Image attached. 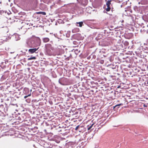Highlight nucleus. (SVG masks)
I'll return each instance as SVG.
<instances>
[{
  "instance_id": "f257e3e1",
  "label": "nucleus",
  "mask_w": 148,
  "mask_h": 148,
  "mask_svg": "<svg viewBox=\"0 0 148 148\" xmlns=\"http://www.w3.org/2000/svg\"><path fill=\"white\" fill-rule=\"evenodd\" d=\"M26 43L30 47H37L40 45L41 41L39 37H35L29 40Z\"/></svg>"
},
{
  "instance_id": "f03ea898",
  "label": "nucleus",
  "mask_w": 148,
  "mask_h": 148,
  "mask_svg": "<svg viewBox=\"0 0 148 148\" xmlns=\"http://www.w3.org/2000/svg\"><path fill=\"white\" fill-rule=\"evenodd\" d=\"M144 48L142 47H138L135 51L138 56L141 58H144V57H148V52L144 51Z\"/></svg>"
},
{
  "instance_id": "7ed1b4c3",
  "label": "nucleus",
  "mask_w": 148,
  "mask_h": 148,
  "mask_svg": "<svg viewBox=\"0 0 148 148\" xmlns=\"http://www.w3.org/2000/svg\"><path fill=\"white\" fill-rule=\"evenodd\" d=\"M58 82L61 85L65 86L69 85L70 83L69 79L65 77H62L60 78Z\"/></svg>"
},
{
  "instance_id": "20e7f679",
  "label": "nucleus",
  "mask_w": 148,
  "mask_h": 148,
  "mask_svg": "<svg viewBox=\"0 0 148 148\" xmlns=\"http://www.w3.org/2000/svg\"><path fill=\"white\" fill-rule=\"evenodd\" d=\"M51 129H53L56 132H61L65 130L64 129L61 127L60 126H55L53 125V127L51 126Z\"/></svg>"
},
{
  "instance_id": "39448f33",
  "label": "nucleus",
  "mask_w": 148,
  "mask_h": 148,
  "mask_svg": "<svg viewBox=\"0 0 148 148\" xmlns=\"http://www.w3.org/2000/svg\"><path fill=\"white\" fill-rule=\"evenodd\" d=\"M134 60V62L139 64H143V61L144 60V59L138 56V58H136Z\"/></svg>"
},
{
  "instance_id": "423d86ee",
  "label": "nucleus",
  "mask_w": 148,
  "mask_h": 148,
  "mask_svg": "<svg viewBox=\"0 0 148 148\" xmlns=\"http://www.w3.org/2000/svg\"><path fill=\"white\" fill-rule=\"evenodd\" d=\"M8 106L7 104L5 103L0 104V109L3 110L5 112L7 111L8 110Z\"/></svg>"
},
{
  "instance_id": "0eeeda50",
  "label": "nucleus",
  "mask_w": 148,
  "mask_h": 148,
  "mask_svg": "<svg viewBox=\"0 0 148 148\" xmlns=\"http://www.w3.org/2000/svg\"><path fill=\"white\" fill-rule=\"evenodd\" d=\"M45 47L46 51L47 52H50V49L53 50V48L50 44H47L45 45Z\"/></svg>"
},
{
  "instance_id": "6e6552de",
  "label": "nucleus",
  "mask_w": 148,
  "mask_h": 148,
  "mask_svg": "<svg viewBox=\"0 0 148 148\" xmlns=\"http://www.w3.org/2000/svg\"><path fill=\"white\" fill-rule=\"evenodd\" d=\"M116 45L120 47V48H123V40L121 38L119 39L116 40Z\"/></svg>"
},
{
  "instance_id": "1a4fd4ad",
  "label": "nucleus",
  "mask_w": 148,
  "mask_h": 148,
  "mask_svg": "<svg viewBox=\"0 0 148 148\" xmlns=\"http://www.w3.org/2000/svg\"><path fill=\"white\" fill-rule=\"evenodd\" d=\"M8 75L9 71H5L1 78V80L3 81L5 80L8 77Z\"/></svg>"
},
{
  "instance_id": "9d476101",
  "label": "nucleus",
  "mask_w": 148,
  "mask_h": 148,
  "mask_svg": "<svg viewBox=\"0 0 148 148\" xmlns=\"http://www.w3.org/2000/svg\"><path fill=\"white\" fill-rule=\"evenodd\" d=\"M10 36H4L0 40V45L3 43V42H6L8 40L10 39Z\"/></svg>"
},
{
  "instance_id": "9b49d317",
  "label": "nucleus",
  "mask_w": 148,
  "mask_h": 148,
  "mask_svg": "<svg viewBox=\"0 0 148 148\" xmlns=\"http://www.w3.org/2000/svg\"><path fill=\"white\" fill-rule=\"evenodd\" d=\"M71 88H73V90H71V92H77L78 90L77 89V87L76 85L71 86L69 87V89H71Z\"/></svg>"
},
{
  "instance_id": "f8f14e48",
  "label": "nucleus",
  "mask_w": 148,
  "mask_h": 148,
  "mask_svg": "<svg viewBox=\"0 0 148 148\" xmlns=\"http://www.w3.org/2000/svg\"><path fill=\"white\" fill-rule=\"evenodd\" d=\"M30 91H31V90H30ZM31 95V91L30 92V93L29 94H28L27 95H25L24 98L25 99V101H26V102L27 103H30L31 101V99H27V98L29 97H30Z\"/></svg>"
},
{
  "instance_id": "ddd939ff",
  "label": "nucleus",
  "mask_w": 148,
  "mask_h": 148,
  "mask_svg": "<svg viewBox=\"0 0 148 148\" xmlns=\"http://www.w3.org/2000/svg\"><path fill=\"white\" fill-rule=\"evenodd\" d=\"M133 36V34L131 33L125 34L124 35L125 37L127 39L131 38Z\"/></svg>"
},
{
  "instance_id": "4468645a",
  "label": "nucleus",
  "mask_w": 148,
  "mask_h": 148,
  "mask_svg": "<svg viewBox=\"0 0 148 148\" xmlns=\"http://www.w3.org/2000/svg\"><path fill=\"white\" fill-rule=\"evenodd\" d=\"M38 48L39 47H37V48L29 49L28 50L29 53H33L34 52H35Z\"/></svg>"
},
{
  "instance_id": "2eb2a0df",
  "label": "nucleus",
  "mask_w": 148,
  "mask_h": 148,
  "mask_svg": "<svg viewBox=\"0 0 148 148\" xmlns=\"http://www.w3.org/2000/svg\"><path fill=\"white\" fill-rule=\"evenodd\" d=\"M23 93L25 95H27L28 94H30V93L29 89L26 88H24Z\"/></svg>"
},
{
  "instance_id": "dca6fc26",
  "label": "nucleus",
  "mask_w": 148,
  "mask_h": 148,
  "mask_svg": "<svg viewBox=\"0 0 148 148\" xmlns=\"http://www.w3.org/2000/svg\"><path fill=\"white\" fill-rule=\"evenodd\" d=\"M76 26L78 27H82V26L84 25L82 21L79 22H77L76 23Z\"/></svg>"
},
{
  "instance_id": "f3484780",
  "label": "nucleus",
  "mask_w": 148,
  "mask_h": 148,
  "mask_svg": "<svg viewBox=\"0 0 148 148\" xmlns=\"http://www.w3.org/2000/svg\"><path fill=\"white\" fill-rule=\"evenodd\" d=\"M43 41L44 42H47L49 41V39L47 37L43 38L42 39Z\"/></svg>"
},
{
  "instance_id": "a211bd4d",
  "label": "nucleus",
  "mask_w": 148,
  "mask_h": 148,
  "mask_svg": "<svg viewBox=\"0 0 148 148\" xmlns=\"http://www.w3.org/2000/svg\"><path fill=\"white\" fill-rule=\"evenodd\" d=\"M145 46L144 47V49L145 50H148V39L146 43H145Z\"/></svg>"
},
{
  "instance_id": "6ab92c4d",
  "label": "nucleus",
  "mask_w": 148,
  "mask_h": 148,
  "mask_svg": "<svg viewBox=\"0 0 148 148\" xmlns=\"http://www.w3.org/2000/svg\"><path fill=\"white\" fill-rule=\"evenodd\" d=\"M128 44L129 43L127 41H125L123 42V45L124 48H125V47L127 46Z\"/></svg>"
},
{
  "instance_id": "aec40b11",
  "label": "nucleus",
  "mask_w": 148,
  "mask_h": 148,
  "mask_svg": "<svg viewBox=\"0 0 148 148\" xmlns=\"http://www.w3.org/2000/svg\"><path fill=\"white\" fill-rule=\"evenodd\" d=\"M14 36H15V40L16 41H17L18 40H19L20 39V38L19 37V35L18 34H15L14 35Z\"/></svg>"
},
{
  "instance_id": "412c9836",
  "label": "nucleus",
  "mask_w": 148,
  "mask_h": 148,
  "mask_svg": "<svg viewBox=\"0 0 148 148\" xmlns=\"http://www.w3.org/2000/svg\"><path fill=\"white\" fill-rule=\"evenodd\" d=\"M121 105V104H117L113 107V109L114 111H116L117 110L118 108H119V106Z\"/></svg>"
},
{
  "instance_id": "4be33fe9",
  "label": "nucleus",
  "mask_w": 148,
  "mask_h": 148,
  "mask_svg": "<svg viewBox=\"0 0 148 148\" xmlns=\"http://www.w3.org/2000/svg\"><path fill=\"white\" fill-rule=\"evenodd\" d=\"M90 58H91V59H95L96 58V56L94 55V53H92L89 56Z\"/></svg>"
},
{
  "instance_id": "5701e85b",
  "label": "nucleus",
  "mask_w": 148,
  "mask_h": 148,
  "mask_svg": "<svg viewBox=\"0 0 148 148\" xmlns=\"http://www.w3.org/2000/svg\"><path fill=\"white\" fill-rule=\"evenodd\" d=\"M79 31V29L78 28H76L73 29L72 30V32L73 33H75L78 32Z\"/></svg>"
},
{
  "instance_id": "b1692460",
  "label": "nucleus",
  "mask_w": 148,
  "mask_h": 148,
  "mask_svg": "<svg viewBox=\"0 0 148 148\" xmlns=\"http://www.w3.org/2000/svg\"><path fill=\"white\" fill-rule=\"evenodd\" d=\"M3 28V30L4 31V32L8 33V27L6 26L4 27Z\"/></svg>"
},
{
  "instance_id": "393cba45",
  "label": "nucleus",
  "mask_w": 148,
  "mask_h": 148,
  "mask_svg": "<svg viewBox=\"0 0 148 148\" xmlns=\"http://www.w3.org/2000/svg\"><path fill=\"white\" fill-rule=\"evenodd\" d=\"M37 14H41L43 15H46V13L44 12H36Z\"/></svg>"
},
{
  "instance_id": "a878e982",
  "label": "nucleus",
  "mask_w": 148,
  "mask_h": 148,
  "mask_svg": "<svg viewBox=\"0 0 148 148\" xmlns=\"http://www.w3.org/2000/svg\"><path fill=\"white\" fill-rule=\"evenodd\" d=\"M70 32H67L66 34V36L67 38L69 37L70 36Z\"/></svg>"
},
{
  "instance_id": "bb28decb",
  "label": "nucleus",
  "mask_w": 148,
  "mask_h": 148,
  "mask_svg": "<svg viewBox=\"0 0 148 148\" xmlns=\"http://www.w3.org/2000/svg\"><path fill=\"white\" fill-rule=\"evenodd\" d=\"M84 128V127L83 126L80 125V127H79V132H81V131L82 130V129Z\"/></svg>"
},
{
  "instance_id": "cd10ccee",
  "label": "nucleus",
  "mask_w": 148,
  "mask_h": 148,
  "mask_svg": "<svg viewBox=\"0 0 148 148\" xmlns=\"http://www.w3.org/2000/svg\"><path fill=\"white\" fill-rule=\"evenodd\" d=\"M36 58L35 57H32L31 56L28 58V60H33V59H36Z\"/></svg>"
},
{
  "instance_id": "c85d7f7f",
  "label": "nucleus",
  "mask_w": 148,
  "mask_h": 148,
  "mask_svg": "<svg viewBox=\"0 0 148 148\" xmlns=\"http://www.w3.org/2000/svg\"><path fill=\"white\" fill-rule=\"evenodd\" d=\"M111 0H108L106 2V5H110L111 4Z\"/></svg>"
},
{
  "instance_id": "c756f323",
  "label": "nucleus",
  "mask_w": 148,
  "mask_h": 148,
  "mask_svg": "<svg viewBox=\"0 0 148 148\" xmlns=\"http://www.w3.org/2000/svg\"><path fill=\"white\" fill-rule=\"evenodd\" d=\"M80 127V125L77 126L75 128V130L77 131H79V127Z\"/></svg>"
},
{
  "instance_id": "7c9ffc66",
  "label": "nucleus",
  "mask_w": 148,
  "mask_h": 148,
  "mask_svg": "<svg viewBox=\"0 0 148 148\" xmlns=\"http://www.w3.org/2000/svg\"><path fill=\"white\" fill-rule=\"evenodd\" d=\"M143 30L145 31L147 33H148V24L146 27V29H143Z\"/></svg>"
},
{
  "instance_id": "2f4dec72",
  "label": "nucleus",
  "mask_w": 148,
  "mask_h": 148,
  "mask_svg": "<svg viewBox=\"0 0 148 148\" xmlns=\"http://www.w3.org/2000/svg\"><path fill=\"white\" fill-rule=\"evenodd\" d=\"M93 125H94V124H92L90 126H89V127H88V130H90L91 128H92Z\"/></svg>"
},
{
  "instance_id": "473e14b6",
  "label": "nucleus",
  "mask_w": 148,
  "mask_h": 148,
  "mask_svg": "<svg viewBox=\"0 0 148 148\" xmlns=\"http://www.w3.org/2000/svg\"><path fill=\"white\" fill-rule=\"evenodd\" d=\"M133 9L135 11H136L138 10V7L136 6H134L133 7Z\"/></svg>"
},
{
  "instance_id": "72a5a7b5",
  "label": "nucleus",
  "mask_w": 148,
  "mask_h": 148,
  "mask_svg": "<svg viewBox=\"0 0 148 148\" xmlns=\"http://www.w3.org/2000/svg\"><path fill=\"white\" fill-rule=\"evenodd\" d=\"M144 84L146 86H148V81H145L144 82Z\"/></svg>"
},
{
  "instance_id": "f704fd0d",
  "label": "nucleus",
  "mask_w": 148,
  "mask_h": 148,
  "mask_svg": "<svg viewBox=\"0 0 148 148\" xmlns=\"http://www.w3.org/2000/svg\"><path fill=\"white\" fill-rule=\"evenodd\" d=\"M110 7H107V8H106V10L108 12L110 11Z\"/></svg>"
},
{
  "instance_id": "c9c22d12",
  "label": "nucleus",
  "mask_w": 148,
  "mask_h": 148,
  "mask_svg": "<svg viewBox=\"0 0 148 148\" xmlns=\"http://www.w3.org/2000/svg\"><path fill=\"white\" fill-rule=\"evenodd\" d=\"M54 140L55 141V142L58 143H59L60 142V140H56V139H54Z\"/></svg>"
},
{
  "instance_id": "e433bc0d",
  "label": "nucleus",
  "mask_w": 148,
  "mask_h": 148,
  "mask_svg": "<svg viewBox=\"0 0 148 148\" xmlns=\"http://www.w3.org/2000/svg\"><path fill=\"white\" fill-rule=\"evenodd\" d=\"M145 18L146 21L148 22V14L145 16Z\"/></svg>"
},
{
  "instance_id": "4c0bfd02",
  "label": "nucleus",
  "mask_w": 148,
  "mask_h": 148,
  "mask_svg": "<svg viewBox=\"0 0 148 148\" xmlns=\"http://www.w3.org/2000/svg\"><path fill=\"white\" fill-rule=\"evenodd\" d=\"M100 62L101 64H103L104 63V61L103 60H101L100 61Z\"/></svg>"
},
{
  "instance_id": "58836bf2",
  "label": "nucleus",
  "mask_w": 148,
  "mask_h": 148,
  "mask_svg": "<svg viewBox=\"0 0 148 148\" xmlns=\"http://www.w3.org/2000/svg\"><path fill=\"white\" fill-rule=\"evenodd\" d=\"M73 43L75 45H77V42L76 41H73Z\"/></svg>"
},
{
  "instance_id": "ea45409f",
  "label": "nucleus",
  "mask_w": 148,
  "mask_h": 148,
  "mask_svg": "<svg viewBox=\"0 0 148 148\" xmlns=\"http://www.w3.org/2000/svg\"><path fill=\"white\" fill-rule=\"evenodd\" d=\"M135 72H139V71L138 70H136V69H135Z\"/></svg>"
},
{
  "instance_id": "a19ab883",
  "label": "nucleus",
  "mask_w": 148,
  "mask_h": 148,
  "mask_svg": "<svg viewBox=\"0 0 148 148\" xmlns=\"http://www.w3.org/2000/svg\"><path fill=\"white\" fill-rule=\"evenodd\" d=\"M2 113L1 111H0V116L2 115Z\"/></svg>"
},
{
  "instance_id": "79ce46f5",
  "label": "nucleus",
  "mask_w": 148,
  "mask_h": 148,
  "mask_svg": "<svg viewBox=\"0 0 148 148\" xmlns=\"http://www.w3.org/2000/svg\"><path fill=\"white\" fill-rule=\"evenodd\" d=\"M54 36H55V37H57V34H54Z\"/></svg>"
},
{
  "instance_id": "37998d69",
  "label": "nucleus",
  "mask_w": 148,
  "mask_h": 148,
  "mask_svg": "<svg viewBox=\"0 0 148 148\" xmlns=\"http://www.w3.org/2000/svg\"><path fill=\"white\" fill-rule=\"evenodd\" d=\"M107 7H110V5H107Z\"/></svg>"
},
{
  "instance_id": "c03bdc74",
  "label": "nucleus",
  "mask_w": 148,
  "mask_h": 148,
  "mask_svg": "<svg viewBox=\"0 0 148 148\" xmlns=\"http://www.w3.org/2000/svg\"><path fill=\"white\" fill-rule=\"evenodd\" d=\"M129 11H130V12H131V13L132 12V11L131 10H130Z\"/></svg>"
},
{
  "instance_id": "a18cd8bd",
  "label": "nucleus",
  "mask_w": 148,
  "mask_h": 148,
  "mask_svg": "<svg viewBox=\"0 0 148 148\" xmlns=\"http://www.w3.org/2000/svg\"><path fill=\"white\" fill-rule=\"evenodd\" d=\"M15 97H16V98H19V97H18V96H16V95L15 96Z\"/></svg>"
},
{
  "instance_id": "49530a36",
  "label": "nucleus",
  "mask_w": 148,
  "mask_h": 148,
  "mask_svg": "<svg viewBox=\"0 0 148 148\" xmlns=\"http://www.w3.org/2000/svg\"><path fill=\"white\" fill-rule=\"evenodd\" d=\"M145 66L146 68V69H147V66L146 65H145Z\"/></svg>"
},
{
  "instance_id": "de8ad7c7",
  "label": "nucleus",
  "mask_w": 148,
  "mask_h": 148,
  "mask_svg": "<svg viewBox=\"0 0 148 148\" xmlns=\"http://www.w3.org/2000/svg\"><path fill=\"white\" fill-rule=\"evenodd\" d=\"M103 56L104 57H106V56L105 55H103Z\"/></svg>"
},
{
  "instance_id": "09e8293b",
  "label": "nucleus",
  "mask_w": 148,
  "mask_h": 148,
  "mask_svg": "<svg viewBox=\"0 0 148 148\" xmlns=\"http://www.w3.org/2000/svg\"><path fill=\"white\" fill-rule=\"evenodd\" d=\"M27 99H30V98H29V97H28V98H27Z\"/></svg>"
},
{
  "instance_id": "8fccbe9b",
  "label": "nucleus",
  "mask_w": 148,
  "mask_h": 148,
  "mask_svg": "<svg viewBox=\"0 0 148 148\" xmlns=\"http://www.w3.org/2000/svg\"><path fill=\"white\" fill-rule=\"evenodd\" d=\"M70 89V90H73V88H71V89Z\"/></svg>"
},
{
  "instance_id": "3c124183",
  "label": "nucleus",
  "mask_w": 148,
  "mask_h": 148,
  "mask_svg": "<svg viewBox=\"0 0 148 148\" xmlns=\"http://www.w3.org/2000/svg\"><path fill=\"white\" fill-rule=\"evenodd\" d=\"M57 137H58V138H60V137H59L58 136H57Z\"/></svg>"
},
{
  "instance_id": "603ef678",
  "label": "nucleus",
  "mask_w": 148,
  "mask_h": 148,
  "mask_svg": "<svg viewBox=\"0 0 148 148\" xmlns=\"http://www.w3.org/2000/svg\"><path fill=\"white\" fill-rule=\"evenodd\" d=\"M144 69V71H145L146 70L145 69Z\"/></svg>"
},
{
  "instance_id": "864d4df0",
  "label": "nucleus",
  "mask_w": 148,
  "mask_h": 148,
  "mask_svg": "<svg viewBox=\"0 0 148 148\" xmlns=\"http://www.w3.org/2000/svg\"><path fill=\"white\" fill-rule=\"evenodd\" d=\"M27 49L26 50V51H27Z\"/></svg>"
},
{
  "instance_id": "5fc2aeb1",
  "label": "nucleus",
  "mask_w": 148,
  "mask_h": 148,
  "mask_svg": "<svg viewBox=\"0 0 148 148\" xmlns=\"http://www.w3.org/2000/svg\"><path fill=\"white\" fill-rule=\"evenodd\" d=\"M119 86H118V87H117V88H119Z\"/></svg>"
},
{
  "instance_id": "6e6d98bb",
  "label": "nucleus",
  "mask_w": 148,
  "mask_h": 148,
  "mask_svg": "<svg viewBox=\"0 0 148 148\" xmlns=\"http://www.w3.org/2000/svg\"><path fill=\"white\" fill-rule=\"evenodd\" d=\"M8 14H9V13H8Z\"/></svg>"
},
{
  "instance_id": "4d7b16f0",
  "label": "nucleus",
  "mask_w": 148,
  "mask_h": 148,
  "mask_svg": "<svg viewBox=\"0 0 148 148\" xmlns=\"http://www.w3.org/2000/svg\"><path fill=\"white\" fill-rule=\"evenodd\" d=\"M12 105H14V104H12Z\"/></svg>"
},
{
  "instance_id": "13d9d810",
  "label": "nucleus",
  "mask_w": 148,
  "mask_h": 148,
  "mask_svg": "<svg viewBox=\"0 0 148 148\" xmlns=\"http://www.w3.org/2000/svg\"><path fill=\"white\" fill-rule=\"evenodd\" d=\"M87 4V3H86V4H85V5H86V4Z\"/></svg>"
},
{
  "instance_id": "bf43d9fd",
  "label": "nucleus",
  "mask_w": 148,
  "mask_h": 148,
  "mask_svg": "<svg viewBox=\"0 0 148 148\" xmlns=\"http://www.w3.org/2000/svg\"><path fill=\"white\" fill-rule=\"evenodd\" d=\"M119 115V114H117V115Z\"/></svg>"
},
{
  "instance_id": "052dcab7",
  "label": "nucleus",
  "mask_w": 148,
  "mask_h": 148,
  "mask_svg": "<svg viewBox=\"0 0 148 148\" xmlns=\"http://www.w3.org/2000/svg\"><path fill=\"white\" fill-rule=\"evenodd\" d=\"M97 38H96V40H97Z\"/></svg>"
},
{
  "instance_id": "680f3d73",
  "label": "nucleus",
  "mask_w": 148,
  "mask_h": 148,
  "mask_svg": "<svg viewBox=\"0 0 148 148\" xmlns=\"http://www.w3.org/2000/svg\"><path fill=\"white\" fill-rule=\"evenodd\" d=\"M101 52H103V51H102Z\"/></svg>"
},
{
  "instance_id": "e2e57ef3",
  "label": "nucleus",
  "mask_w": 148,
  "mask_h": 148,
  "mask_svg": "<svg viewBox=\"0 0 148 148\" xmlns=\"http://www.w3.org/2000/svg\"><path fill=\"white\" fill-rule=\"evenodd\" d=\"M0 13L1 14V13L0 12Z\"/></svg>"
}]
</instances>
